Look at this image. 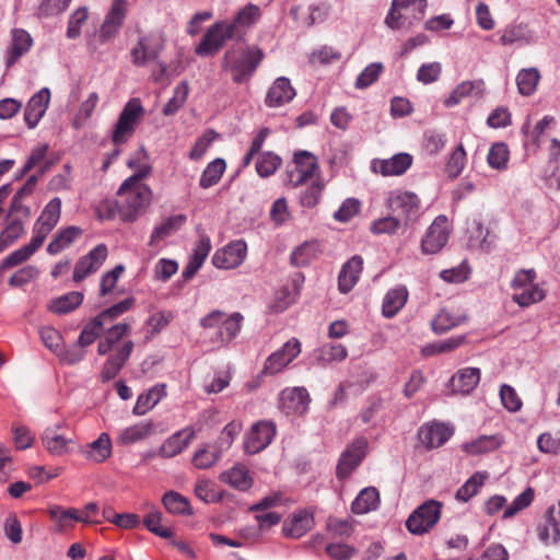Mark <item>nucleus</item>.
I'll return each mask as SVG.
<instances>
[{"instance_id": "21", "label": "nucleus", "mask_w": 560, "mask_h": 560, "mask_svg": "<svg viewBox=\"0 0 560 560\" xmlns=\"http://www.w3.org/2000/svg\"><path fill=\"white\" fill-rule=\"evenodd\" d=\"M413 158L408 153H397L389 159H376L372 162V170L384 177L400 176L412 165Z\"/></svg>"}, {"instance_id": "13", "label": "nucleus", "mask_w": 560, "mask_h": 560, "mask_svg": "<svg viewBox=\"0 0 560 560\" xmlns=\"http://www.w3.org/2000/svg\"><path fill=\"white\" fill-rule=\"evenodd\" d=\"M294 170L289 174V182L296 188L307 180L319 176L317 158L308 151H298L293 156Z\"/></svg>"}, {"instance_id": "52", "label": "nucleus", "mask_w": 560, "mask_h": 560, "mask_svg": "<svg viewBox=\"0 0 560 560\" xmlns=\"http://www.w3.org/2000/svg\"><path fill=\"white\" fill-rule=\"evenodd\" d=\"M402 225L401 220L395 214L374 220L371 223L370 231L375 235L388 234L394 235Z\"/></svg>"}, {"instance_id": "27", "label": "nucleus", "mask_w": 560, "mask_h": 560, "mask_svg": "<svg viewBox=\"0 0 560 560\" xmlns=\"http://www.w3.org/2000/svg\"><path fill=\"white\" fill-rule=\"evenodd\" d=\"M220 481L238 491H247L254 485L253 476L244 464H235L219 476Z\"/></svg>"}, {"instance_id": "49", "label": "nucleus", "mask_w": 560, "mask_h": 560, "mask_svg": "<svg viewBox=\"0 0 560 560\" xmlns=\"http://www.w3.org/2000/svg\"><path fill=\"white\" fill-rule=\"evenodd\" d=\"M487 478V472L476 471L466 480V482L462 487L458 488L455 498L458 501L467 502L469 499H471L474 495L478 493L479 489L483 486Z\"/></svg>"}, {"instance_id": "61", "label": "nucleus", "mask_w": 560, "mask_h": 560, "mask_svg": "<svg viewBox=\"0 0 560 560\" xmlns=\"http://www.w3.org/2000/svg\"><path fill=\"white\" fill-rule=\"evenodd\" d=\"M188 95V85L187 83H182L174 89V95L168 102L164 105L162 113L165 116H172L178 112V109L184 105Z\"/></svg>"}, {"instance_id": "35", "label": "nucleus", "mask_w": 560, "mask_h": 560, "mask_svg": "<svg viewBox=\"0 0 560 560\" xmlns=\"http://www.w3.org/2000/svg\"><path fill=\"white\" fill-rule=\"evenodd\" d=\"M408 300V290L405 285L390 289L384 296L382 313L386 318H392L405 306Z\"/></svg>"}, {"instance_id": "2", "label": "nucleus", "mask_w": 560, "mask_h": 560, "mask_svg": "<svg viewBox=\"0 0 560 560\" xmlns=\"http://www.w3.org/2000/svg\"><path fill=\"white\" fill-rule=\"evenodd\" d=\"M130 331L131 326L127 323H118L112 325L107 329L104 328V338L98 341L97 353L100 355H105L112 350L113 352L103 364L100 375L102 382H108L115 378L129 360L133 351V342L131 340H127L117 348H115V346L128 336Z\"/></svg>"}, {"instance_id": "9", "label": "nucleus", "mask_w": 560, "mask_h": 560, "mask_svg": "<svg viewBox=\"0 0 560 560\" xmlns=\"http://www.w3.org/2000/svg\"><path fill=\"white\" fill-rule=\"evenodd\" d=\"M440 516V502L429 500L410 514L406 521V527L411 534L422 535L438 523Z\"/></svg>"}, {"instance_id": "48", "label": "nucleus", "mask_w": 560, "mask_h": 560, "mask_svg": "<svg viewBox=\"0 0 560 560\" xmlns=\"http://www.w3.org/2000/svg\"><path fill=\"white\" fill-rule=\"evenodd\" d=\"M42 246L39 242H37L35 238H31V242L21 248L12 252L9 256L4 258V260L1 264V269H10L12 267H15L18 265L23 264L31 256L34 255V253Z\"/></svg>"}, {"instance_id": "46", "label": "nucleus", "mask_w": 560, "mask_h": 560, "mask_svg": "<svg viewBox=\"0 0 560 560\" xmlns=\"http://www.w3.org/2000/svg\"><path fill=\"white\" fill-rule=\"evenodd\" d=\"M162 503L171 514L191 515L192 510L187 498L176 491H167L162 498Z\"/></svg>"}, {"instance_id": "29", "label": "nucleus", "mask_w": 560, "mask_h": 560, "mask_svg": "<svg viewBox=\"0 0 560 560\" xmlns=\"http://www.w3.org/2000/svg\"><path fill=\"white\" fill-rule=\"evenodd\" d=\"M113 445L110 436L103 432L98 438L81 450L82 456L95 464H102L112 456Z\"/></svg>"}, {"instance_id": "22", "label": "nucleus", "mask_w": 560, "mask_h": 560, "mask_svg": "<svg viewBox=\"0 0 560 560\" xmlns=\"http://www.w3.org/2000/svg\"><path fill=\"white\" fill-rule=\"evenodd\" d=\"M366 446L368 442L365 439H358L347 447L337 466L338 478H347L360 465L365 455Z\"/></svg>"}, {"instance_id": "25", "label": "nucleus", "mask_w": 560, "mask_h": 560, "mask_svg": "<svg viewBox=\"0 0 560 560\" xmlns=\"http://www.w3.org/2000/svg\"><path fill=\"white\" fill-rule=\"evenodd\" d=\"M62 425L47 428L42 436L45 450L52 456H62L71 451L73 440L67 438L62 432Z\"/></svg>"}, {"instance_id": "47", "label": "nucleus", "mask_w": 560, "mask_h": 560, "mask_svg": "<svg viewBox=\"0 0 560 560\" xmlns=\"http://www.w3.org/2000/svg\"><path fill=\"white\" fill-rule=\"evenodd\" d=\"M225 168L226 164L223 159L218 158L213 160L203 170L199 179V186L203 189H208L217 185L224 174Z\"/></svg>"}, {"instance_id": "55", "label": "nucleus", "mask_w": 560, "mask_h": 560, "mask_svg": "<svg viewBox=\"0 0 560 560\" xmlns=\"http://www.w3.org/2000/svg\"><path fill=\"white\" fill-rule=\"evenodd\" d=\"M135 305L133 298H127L113 306L101 312L97 317L103 322L104 325L113 323L116 318L130 311Z\"/></svg>"}, {"instance_id": "30", "label": "nucleus", "mask_w": 560, "mask_h": 560, "mask_svg": "<svg viewBox=\"0 0 560 560\" xmlns=\"http://www.w3.org/2000/svg\"><path fill=\"white\" fill-rule=\"evenodd\" d=\"M196 432L191 428L177 431L172 434L160 447V455L165 458H172L180 454L195 439Z\"/></svg>"}, {"instance_id": "40", "label": "nucleus", "mask_w": 560, "mask_h": 560, "mask_svg": "<svg viewBox=\"0 0 560 560\" xmlns=\"http://www.w3.org/2000/svg\"><path fill=\"white\" fill-rule=\"evenodd\" d=\"M502 443V438L497 434L481 435L474 441L464 443L462 448L468 455L475 456L495 451Z\"/></svg>"}, {"instance_id": "44", "label": "nucleus", "mask_w": 560, "mask_h": 560, "mask_svg": "<svg viewBox=\"0 0 560 560\" xmlns=\"http://www.w3.org/2000/svg\"><path fill=\"white\" fill-rule=\"evenodd\" d=\"M50 520L56 524L58 532H63L79 522V511L77 509H63L60 505H54L48 510Z\"/></svg>"}, {"instance_id": "1", "label": "nucleus", "mask_w": 560, "mask_h": 560, "mask_svg": "<svg viewBox=\"0 0 560 560\" xmlns=\"http://www.w3.org/2000/svg\"><path fill=\"white\" fill-rule=\"evenodd\" d=\"M127 165L136 172L119 187L116 207L124 221H133L149 207L152 199V190L142 183L150 174L151 167L145 163L138 164L135 159H130Z\"/></svg>"}, {"instance_id": "53", "label": "nucleus", "mask_w": 560, "mask_h": 560, "mask_svg": "<svg viewBox=\"0 0 560 560\" xmlns=\"http://www.w3.org/2000/svg\"><path fill=\"white\" fill-rule=\"evenodd\" d=\"M281 162L277 154L264 152L257 159L256 172L260 177H269L280 167Z\"/></svg>"}, {"instance_id": "28", "label": "nucleus", "mask_w": 560, "mask_h": 560, "mask_svg": "<svg viewBox=\"0 0 560 560\" xmlns=\"http://www.w3.org/2000/svg\"><path fill=\"white\" fill-rule=\"evenodd\" d=\"M260 8L249 3L241 9L232 21H228V25L235 33L236 39H241L246 31L260 19Z\"/></svg>"}, {"instance_id": "20", "label": "nucleus", "mask_w": 560, "mask_h": 560, "mask_svg": "<svg viewBox=\"0 0 560 560\" xmlns=\"http://www.w3.org/2000/svg\"><path fill=\"white\" fill-rule=\"evenodd\" d=\"M33 46L31 34L23 28H14L11 32V42L4 56L5 69H11Z\"/></svg>"}, {"instance_id": "16", "label": "nucleus", "mask_w": 560, "mask_h": 560, "mask_svg": "<svg viewBox=\"0 0 560 560\" xmlns=\"http://www.w3.org/2000/svg\"><path fill=\"white\" fill-rule=\"evenodd\" d=\"M247 254V245L243 240L229 243L212 256V264L219 269H233L243 264Z\"/></svg>"}, {"instance_id": "54", "label": "nucleus", "mask_w": 560, "mask_h": 560, "mask_svg": "<svg viewBox=\"0 0 560 560\" xmlns=\"http://www.w3.org/2000/svg\"><path fill=\"white\" fill-rule=\"evenodd\" d=\"M104 326L97 316L94 317L83 327L78 338V343L83 348L92 345L103 334Z\"/></svg>"}, {"instance_id": "43", "label": "nucleus", "mask_w": 560, "mask_h": 560, "mask_svg": "<svg viewBox=\"0 0 560 560\" xmlns=\"http://www.w3.org/2000/svg\"><path fill=\"white\" fill-rule=\"evenodd\" d=\"M83 302V294L81 292L72 291L56 298L49 303V311L62 315L74 311Z\"/></svg>"}, {"instance_id": "5", "label": "nucleus", "mask_w": 560, "mask_h": 560, "mask_svg": "<svg viewBox=\"0 0 560 560\" xmlns=\"http://www.w3.org/2000/svg\"><path fill=\"white\" fill-rule=\"evenodd\" d=\"M243 320L244 317L238 312L226 316L222 311L214 310L200 319V326L203 328L219 327L218 339L221 343L226 345L237 337Z\"/></svg>"}, {"instance_id": "7", "label": "nucleus", "mask_w": 560, "mask_h": 560, "mask_svg": "<svg viewBox=\"0 0 560 560\" xmlns=\"http://www.w3.org/2000/svg\"><path fill=\"white\" fill-rule=\"evenodd\" d=\"M412 7V18L421 20L425 13L427 0H393L385 24L392 30H399L406 24L411 25L409 9Z\"/></svg>"}, {"instance_id": "12", "label": "nucleus", "mask_w": 560, "mask_h": 560, "mask_svg": "<svg viewBox=\"0 0 560 560\" xmlns=\"http://www.w3.org/2000/svg\"><path fill=\"white\" fill-rule=\"evenodd\" d=\"M301 353V342L289 339L279 350L272 352L265 361L261 375H276L283 371Z\"/></svg>"}, {"instance_id": "4", "label": "nucleus", "mask_w": 560, "mask_h": 560, "mask_svg": "<svg viewBox=\"0 0 560 560\" xmlns=\"http://www.w3.org/2000/svg\"><path fill=\"white\" fill-rule=\"evenodd\" d=\"M536 271L534 269H522L517 271L512 280V300L521 307H527L544 300L545 292L534 283Z\"/></svg>"}, {"instance_id": "15", "label": "nucleus", "mask_w": 560, "mask_h": 560, "mask_svg": "<svg viewBox=\"0 0 560 560\" xmlns=\"http://www.w3.org/2000/svg\"><path fill=\"white\" fill-rule=\"evenodd\" d=\"M311 397L305 387H287L279 395V408L287 416H303L307 412Z\"/></svg>"}, {"instance_id": "36", "label": "nucleus", "mask_w": 560, "mask_h": 560, "mask_svg": "<svg viewBox=\"0 0 560 560\" xmlns=\"http://www.w3.org/2000/svg\"><path fill=\"white\" fill-rule=\"evenodd\" d=\"M485 91L483 80L475 81H463L460 82L451 93L448 97L444 100L445 107H453L458 105L463 98L476 94L481 95Z\"/></svg>"}, {"instance_id": "64", "label": "nucleus", "mask_w": 560, "mask_h": 560, "mask_svg": "<svg viewBox=\"0 0 560 560\" xmlns=\"http://www.w3.org/2000/svg\"><path fill=\"white\" fill-rule=\"evenodd\" d=\"M325 551L332 560H349L358 552L354 547L341 542L326 545Z\"/></svg>"}, {"instance_id": "59", "label": "nucleus", "mask_w": 560, "mask_h": 560, "mask_svg": "<svg viewBox=\"0 0 560 560\" xmlns=\"http://www.w3.org/2000/svg\"><path fill=\"white\" fill-rule=\"evenodd\" d=\"M384 70V66L381 62H373L370 63L368 67L363 69V71L358 75L355 80V88L357 89H365L370 85H372L374 82L377 81L381 73Z\"/></svg>"}, {"instance_id": "42", "label": "nucleus", "mask_w": 560, "mask_h": 560, "mask_svg": "<svg viewBox=\"0 0 560 560\" xmlns=\"http://www.w3.org/2000/svg\"><path fill=\"white\" fill-rule=\"evenodd\" d=\"M466 320V315L454 314L448 308H442L431 322V327L436 334H444L447 330L459 326Z\"/></svg>"}, {"instance_id": "58", "label": "nucleus", "mask_w": 560, "mask_h": 560, "mask_svg": "<svg viewBox=\"0 0 560 560\" xmlns=\"http://www.w3.org/2000/svg\"><path fill=\"white\" fill-rule=\"evenodd\" d=\"M348 357L346 347L339 343H327L317 350V359L325 363L342 361Z\"/></svg>"}, {"instance_id": "19", "label": "nucleus", "mask_w": 560, "mask_h": 560, "mask_svg": "<svg viewBox=\"0 0 560 560\" xmlns=\"http://www.w3.org/2000/svg\"><path fill=\"white\" fill-rule=\"evenodd\" d=\"M163 48L160 36L148 35L139 39L131 49V61L137 67H144L148 62L154 61Z\"/></svg>"}, {"instance_id": "23", "label": "nucleus", "mask_w": 560, "mask_h": 560, "mask_svg": "<svg viewBox=\"0 0 560 560\" xmlns=\"http://www.w3.org/2000/svg\"><path fill=\"white\" fill-rule=\"evenodd\" d=\"M544 518V524L537 526L539 540L546 546L560 544V501L558 509L555 505L548 508Z\"/></svg>"}, {"instance_id": "41", "label": "nucleus", "mask_w": 560, "mask_h": 560, "mask_svg": "<svg viewBox=\"0 0 560 560\" xmlns=\"http://www.w3.org/2000/svg\"><path fill=\"white\" fill-rule=\"evenodd\" d=\"M380 503V493L376 488L368 487L360 491L351 504L354 514H364L373 511Z\"/></svg>"}, {"instance_id": "57", "label": "nucleus", "mask_w": 560, "mask_h": 560, "mask_svg": "<svg viewBox=\"0 0 560 560\" xmlns=\"http://www.w3.org/2000/svg\"><path fill=\"white\" fill-rule=\"evenodd\" d=\"M535 498V491L533 488H526L522 493H520L503 512V518L513 517L515 514L526 509L532 504Z\"/></svg>"}, {"instance_id": "32", "label": "nucleus", "mask_w": 560, "mask_h": 560, "mask_svg": "<svg viewBox=\"0 0 560 560\" xmlns=\"http://www.w3.org/2000/svg\"><path fill=\"white\" fill-rule=\"evenodd\" d=\"M363 269V259L355 255L341 268L338 277V288L341 293H348L358 282Z\"/></svg>"}, {"instance_id": "33", "label": "nucleus", "mask_w": 560, "mask_h": 560, "mask_svg": "<svg viewBox=\"0 0 560 560\" xmlns=\"http://www.w3.org/2000/svg\"><path fill=\"white\" fill-rule=\"evenodd\" d=\"M154 431L152 421H141L120 431L116 439L118 445H131L148 439Z\"/></svg>"}, {"instance_id": "18", "label": "nucleus", "mask_w": 560, "mask_h": 560, "mask_svg": "<svg viewBox=\"0 0 560 560\" xmlns=\"http://www.w3.org/2000/svg\"><path fill=\"white\" fill-rule=\"evenodd\" d=\"M276 435V425L271 421H259L248 432L244 447L248 454H256L265 450Z\"/></svg>"}, {"instance_id": "10", "label": "nucleus", "mask_w": 560, "mask_h": 560, "mask_svg": "<svg viewBox=\"0 0 560 560\" xmlns=\"http://www.w3.org/2000/svg\"><path fill=\"white\" fill-rule=\"evenodd\" d=\"M419 203L418 196L409 191L394 192L388 198V207L392 213L401 220L405 228L417 220Z\"/></svg>"}, {"instance_id": "26", "label": "nucleus", "mask_w": 560, "mask_h": 560, "mask_svg": "<svg viewBox=\"0 0 560 560\" xmlns=\"http://www.w3.org/2000/svg\"><path fill=\"white\" fill-rule=\"evenodd\" d=\"M453 434V431L443 423L424 424L419 429L418 438L421 444L428 448L442 446Z\"/></svg>"}, {"instance_id": "60", "label": "nucleus", "mask_w": 560, "mask_h": 560, "mask_svg": "<svg viewBox=\"0 0 560 560\" xmlns=\"http://www.w3.org/2000/svg\"><path fill=\"white\" fill-rule=\"evenodd\" d=\"M162 513L158 510L151 511L143 518V524L148 530L162 538H171L173 532L161 525Z\"/></svg>"}, {"instance_id": "11", "label": "nucleus", "mask_w": 560, "mask_h": 560, "mask_svg": "<svg viewBox=\"0 0 560 560\" xmlns=\"http://www.w3.org/2000/svg\"><path fill=\"white\" fill-rule=\"evenodd\" d=\"M451 229L446 215H438L421 240V253L433 255L439 253L447 243Z\"/></svg>"}, {"instance_id": "6", "label": "nucleus", "mask_w": 560, "mask_h": 560, "mask_svg": "<svg viewBox=\"0 0 560 560\" xmlns=\"http://www.w3.org/2000/svg\"><path fill=\"white\" fill-rule=\"evenodd\" d=\"M144 116V108L140 98H130L124 106L113 132V142L116 145L125 143L135 132L137 125Z\"/></svg>"}, {"instance_id": "24", "label": "nucleus", "mask_w": 560, "mask_h": 560, "mask_svg": "<svg viewBox=\"0 0 560 560\" xmlns=\"http://www.w3.org/2000/svg\"><path fill=\"white\" fill-rule=\"evenodd\" d=\"M49 102L50 91L48 88H43L30 98L24 110V121L30 129L35 128L44 117Z\"/></svg>"}, {"instance_id": "62", "label": "nucleus", "mask_w": 560, "mask_h": 560, "mask_svg": "<svg viewBox=\"0 0 560 560\" xmlns=\"http://www.w3.org/2000/svg\"><path fill=\"white\" fill-rule=\"evenodd\" d=\"M488 163L492 168L502 170L509 161V149L504 143L493 144L488 153Z\"/></svg>"}, {"instance_id": "50", "label": "nucleus", "mask_w": 560, "mask_h": 560, "mask_svg": "<svg viewBox=\"0 0 560 560\" xmlns=\"http://www.w3.org/2000/svg\"><path fill=\"white\" fill-rule=\"evenodd\" d=\"M540 73L536 68L522 69L516 75L518 92L524 96L532 95L538 85Z\"/></svg>"}, {"instance_id": "14", "label": "nucleus", "mask_w": 560, "mask_h": 560, "mask_svg": "<svg viewBox=\"0 0 560 560\" xmlns=\"http://www.w3.org/2000/svg\"><path fill=\"white\" fill-rule=\"evenodd\" d=\"M61 199L52 198L42 210L33 225V238L44 244L46 237L56 228L61 217Z\"/></svg>"}, {"instance_id": "39", "label": "nucleus", "mask_w": 560, "mask_h": 560, "mask_svg": "<svg viewBox=\"0 0 560 560\" xmlns=\"http://www.w3.org/2000/svg\"><path fill=\"white\" fill-rule=\"evenodd\" d=\"M82 234V230L78 226H68L60 229L52 237L47 246L49 255H57L65 248L69 247Z\"/></svg>"}, {"instance_id": "3", "label": "nucleus", "mask_w": 560, "mask_h": 560, "mask_svg": "<svg viewBox=\"0 0 560 560\" xmlns=\"http://www.w3.org/2000/svg\"><path fill=\"white\" fill-rule=\"evenodd\" d=\"M265 58L256 45L232 46L223 55L221 67L229 72L234 83L248 82Z\"/></svg>"}, {"instance_id": "17", "label": "nucleus", "mask_w": 560, "mask_h": 560, "mask_svg": "<svg viewBox=\"0 0 560 560\" xmlns=\"http://www.w3.org/2000/svg\"><path fill=\"white\" fill-rule=\"evenodd\" d=\"M108 255L107 247L104 244L95 246L86 255L82 256L75 264L72 279L74 282H81L88 276L96 272L104 264Z\"/></svg>"}, {"instance_id": "45", "label": "nucleus", "mask_w": 560, "mask_h": 560, "mask_svg": "<svg viewBox=\"0 0 560 560\" xmlns=\"http://www.w3.org/2000/svg\"><path fill=\"white\" fill-rule=\"evenodd\" d=\"M185 214L168 217L160 225L155 226L151 233L150 244L164 240L175 233L185 222Z\"/></svg>"}, {"instance_id": "51", "label": "nucleus", "mask_w": 560, "mask_h": 560, "mask_svg": "<svg viewBox=\"0 0 560 560\" xmlns=\"http://www.w3.org/2000/svg\"><path fill=\"white\" fill-rule=\"evenodd\" d=\"M317 244L306 242L293 250L290 256L291 264L295 267L306 266L317 256Z\"/></svg>"}, {"instance_id": "34", "label": "nucleus", "mask_w": 560, "mask_h": 560, "mask_svg": "<svg viewBox=\"0 0 560 560\" xmlns=\"http://www.w3.org/2000/svg\"><path fill=\"white\" fill-rule=\"evenodd\" d=\"M479 381L480 370L478 368L462 369L451 378L452 390L463 395L470 394Z\"/></svg>"}, {"instance_id": "8", "label": "nucleus", "mask_w": 560, "mask_h": 560, "mask_svg": "<svg viewBox=\"0 0 560 560\" xmlns=\"http://www.w3.org/2000/svg\"><path fill=\"white\" fill-rule=\"evenodd\" d=\"M236 39L235 33L228 25V21H220L211 25L202 39L195 48V52L201 57L214 56L223 47L226 40Z\"/></svg>"}, {"instance_id": "37", "label": "nucleus", "mask_w": 560, "mask_h": 560, "mask_svg": "<svg viewBox=\"0 0 560 560\" xmlns=\"http://www.w3.org/2000/svg\"><path fill=\"white\" fill-rule=\"evenodd\" d=\"M313 525V515L306 511H301L283 524V533L288 537L300 538L311 530Z\"/></svg>"}, {"instance_id": "38", "label": "nucleus", "mask_w": 560, "mask_h": 560, "mask_svg": "<svg viewBox=\"0 0 560 560\" xmlns=\"http://www.w3.org/2000/svg\"><path fill=\"white\" fill-rule=\"evenodd\" d=\"M166 396V387L164 384L155 385L148 392L138 396L132 413L143 416L151 410L159 401Z\"/></svg>"}, {"instance_id": "63", "label": "nucleus", "mask_w": 560, "mask_h": 560, "mask_svg": "<svg viewBox=\"0 0 560 560\" xmlns=\"http://www.w3.org/2000/svg\"><path fill=\"white\" fill-rule=\"evenodd\" d=\"M324 189V183L320 176H317L310 187L301 195V203L303 207L313 208L315 207L322 196Z\"/></svg>"}, {"instance_id": "31", "label": "nucleus", "mask_w": 560, "mask_h": 560, "mask_svg": "<svg viewBox=\"0 0 560 560\" xmlns=\"http://www.w3.org/2000/svg\"><path fill=\"white\" fill-rule=\"evenodd\" d=\"M295 96L289 79L280 77L269 88L265 103L268 107H279L290 102Z\"/></svg>"}, {"instance_id": "56", "label": "nucleus", "mask_w": 560, "mask_h": 560, "mask_svg": "<svg viewBox=\"0 0 560 560\" xmlns=\"http://www.w3.org/2000/svg\"><path fill=\"white\" fill-rule=\"evenodd\" d=\"M135 305L133 298H127L113 306L101 312L97 317L103 322L104 325L113 323L116 318L130 311Z\"/></svg>"}]
</instances>
